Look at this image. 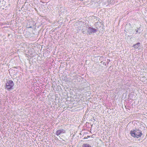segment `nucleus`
Masks as SVG:
<instances>
[{"label":"nucleus","instance_id":"f03ea898","mask_svg":"<svg viewBox=\"0 0 147 147\" xmlns=\"http://www.w3.org/2000/svg\"><path fill=\"white\" fill-rule=\"evenodd\" d=\"M14 84L13 82L11 80H7L5 83V88L10 90L13 89Z\"/></svg>","mask_w":147,"mask_h":147},{"label":"nucleus","instance_id":"39448f33","mask_svg":"<svg viewBox=\"0 0 147 147\" xmlns=\"http://www.w3.org/2000/svg\"><path fill=\"white\" fill-rule=\"evenodd\" d=\"M140 43L139 42L137 43L136 44L134 45L133 47L134 48L137 49L140 47Z\"/></svg>","mask_w":147,"mask_h":147},{"label":"nucleus","instance_id":"0eeeda50","mask_svg":"<svg viewBox=\"0 0 147 147\" xmlns=\"http://www.w3.org/2000/svg\"><path fill=\"white\" fill-rule=\"evenodd\" d=\"M90 136H87V138H90Z\"/></svg>","mask_w":147,"mask_h":147},{"label":"nucleus","instance_id":"423d86ee","mask_svg":"<svg viewBox=\"0 0 147 147\" xmlns=\"http://www.w3.org/2000/svg\"><path fill=\"white\" fill-rule=\"evenodd\" d=\"M82 147H91L90 145L87 144H84L82 145Z\"/></svg>","mask_w":147,"mask_h":147},{"label":"nucleus","instance_id":"6e6552de","mask_svg":"<svg viewBox=\"0 0 147 147\" xmlns=\"http://www.w3.org/2000/svg\"><path fill=\"white\" fill-rule=\"evenodd\" d=\"M87 138H87H87L84 137V139H87Z\"/></svg>","mask_w":147,"mask_h":147},{"label":"nucleus","instance_id":"7ed1b4c3","mask_svg":"<svg viewBox=\"0 0 147 147\" xmlns=\"http://www.w3.org/2000/svg\"><path fill=\"white\" fill-rule=\"evenodd\" d=\"M65 133V131L63 129H58L56 132V134L58 136L61 134Z\"/></svg>","mask_w":147,"mask_h":147},{"label":"nucleus","instance_id":"20e7f679","mask_svg":"<svg viewBox=\"0 0 147 147\" xmlns=\"http://www.w3.org/2000/svg\"><path fill=\"white\" fill-rule=\"evenodd\" d=\"M88 29L90 32L89 33L94 32L96 31V30L95 29L90 27H89Z\"/></svg>","mask_w":147,"mask_h":147},{"label":"nucleus","instance_id":"f257e3e1","mask_svg":"<svg viewBox=\"0 0 147 147\" xmlns=\"http://www.w3.org/2000/svg\"><path fill=\"white\" fill-rule=\"evenodd\" d=\"M130 134L132 137L136 138L140 137L142 135V131L138 129L131 130Z\"/></svg>","mask_w":147,"mask_h":147}]
</instances>
